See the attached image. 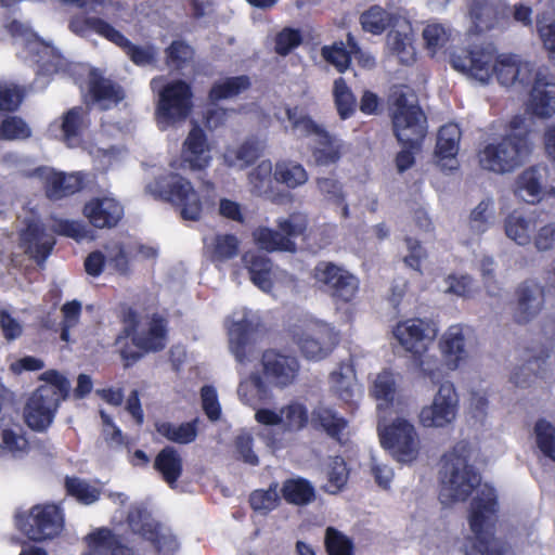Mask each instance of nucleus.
<instances>
[{"mask_svg": "<svg viewBox=\"0 0 555 555\" xmlns=\"http://www.w3.org/2000/svg\"><path fill=\"white\" fill-rule=\"evenodd\" d=\"M193 91L185 80L168 82L159 92L156 116L159 122L172 125L185 120L192 112Z\"/></svg>", "mask_w": 555, "mask_h": 555, "instance_id": "obj_13", "label": "nucleus"}, {"mask_svg": "<svg viewBox=\"0 0 555 555\" xmlns=\"http://www.w3.org/2000/svg\"><path fill=\"white\" fill-rule=\"evenodd\" d=\"M467 446L456 443L453 449L442 456L440 469L439 500L444 505L457 501H466L480 483V476L468 464Z\"/></svg>", "mask_w": 555, "mask_h": 555, "instance_id": "obj_5", "label": "nucleus"}, {"mask_svg": "<svg viewBox=\"0 0 555 555\" xmlns=\"http://www.w3.org/2000/svg\"><path fill=\"white\" fill-rule=\"evenodd\" d=\"M88 93L94 103L119 104L125 99V92L120 85L105 78L96 68H92L88 75Z\"/></svg>", "mask_w": 555, "mask_h": 555, "instance_id": "obj_23", "label": "nucleus"}, {"mask_svg": "<svg viewBox=\"0 0 555 555\" xmlns=\"http://www.w3.org/2000/svg\"><path fill=\"white\" fill-rule=\"evenodd\" d=\"M345 366L340 365L339 370L334 371L331 373L330 379H331V388L334 395L345 403H352L354 398V386H356V378L354 374H345L344 371Z\"/></svg>", "mask_w": 555, "mask_h": 555, "instance_id": "obj_58", "label": "nucleus"}, {"mask_svg": "<svg viewBox=\"0 0 555 555\" xmlns=\"http://www.w3.org/2000/svg\"><path fill=\"white\" fill-rule=\"evenodd\" d=\"M535 222L534 217H526L517 211H513L505 218V234L518 245L526 246L532 240L531 234L535 229Z\"/></svg>", "mask_w": 555, "mask_h": 555, "instance_id": "obj_38", "label": "nucleus"}, {"mask_svg": "<svg viewBox=\"0 0 555 555\" xmlns=\"http://www.w3.org/2000/svg\"><path fill=\"white\" fill-rule=\"evenodd\" d=\"M195 51L191 44L182 39L173 40L165 49V62L169 68L182 70L194 59Z\"/></svg>", "mask_w": 555, "mask_h": 555, "instance_id": "obj_52", "label": "nucleus"}, {"mask_svg": "<svg viewBox=\"0 0 555 555\" xmlns=\"http://www.w3.org/2000/svg\"><path fill=\"white\" fill-rule=\"evenodd\" d=\"M285 113L292 128L300 130L302 135H326V130L322 126L318 125L299 106L287 107Z\"/></svg>", "mask_w": 555, "mask_h": 555, "instance_id": "obj_55", "label": "nucleus"}, {"mask_svg": "<svg viewBox=\"0 0 555 555\" xmlns=\"http://www.w3.org/2000/svg\"><path fill=\"white\" fill-rule=\"evenodd\" d=\"M406 30L391 29L387 35V43L393 54L402 64H411L416 59V52L412 44L413 34L409 25Z\"/></svg>", "mask_w": 555, "mask_h": 555, "instance_id": "obj_43", "label": "nucleus"}, {"mask_svg": "<svg viewBox=\"0 0 555 555\" xmlns=\"http://www.w3.org/2000/svg\"><path fill=\"white\" fill-rule=\"evenodd\" d=\"M91 125L90 112L83 106H74L61 116L60 129L65 144L76 147L82 142L85 132Z\"/></svg>", "mask_w": 555, "mask_h": 555, "instance_id": "obj_21", "label": "nucleus"}, {"mask_svg": "<svg viewBox=\"0 0 555 555\" xmlns=\"http://www.w3.org/2000/svg\"><path fill=\"white\" fill-rule=\"evenodd\" d=\"M260 365V372L251 373L237 387L241 401L254 409L272 398L271 388L285 389L293 385L300 371L297 358L275 349L262 352Z\"/></svg>", "mask_w": 555, "mask_h": 555, "instance_id": "obj_1", "label": "nucleus"}, {"mask_svg": "<svg viewBox=\"0 0 555 555\" xmlns=\"http://www.w3.org/2000/svg\"><path fill=\"white\" fill-rule=\"evenodd\" d=\"M54 245L55 238L47 234L44 228L38 223L30 222L21 232L20 246L39 267L46 263Z\"/></svg>", "mask_w": 555, "mask_h": 555, "instance_id": "obj_19", "label": "nucleus"}, {"mask_svg": "<svg viewBox=\"0 0 555 555\" xmlns=\"http://www.w3.org/2000/svg\"><path fill=\"white\" fill-rule=\"evenodd\" d=\"M264 144L257 137H249L236 149L228 150L225 159L230 165L238 164L242 168L253 165L262 154Z\"/></svg>", "mask_w": 555, "mask_h": 555, "instance_id": "obj_41", "label": "nucleus"}, {"mask_svg": "<svg viewBox=\"0 0 555 555\" xmlns=\"http://www.w3.org/2000/svg\"><path fill=\"white\" fill-rule=\"evenodd\" d=\"M468 13L477 33L494 27L498 10L490 0H468Z\"/></svg>", "mask_w": 555, "mask_h": 555, "instance_id": "obj_44", "label": "nucleus"}, {"mask_svg": "<svg viewBox=\"0 0 555 555\" xmlns=\"http://www.w3.org/2000/svg\"><path fill=\"white\" fill-rule=\"evenodd\" d=\"M308 228L306 215L295 211L276 220V229L259 227L253 232L256 245L266 251L295 253V240L305 234Z\"/></svg>", "mask_w": 555, "mask_h": 555, "instance_id": "obj_10", "label": "nucleus"}, {"mask_svg": "<svg viewBox=\"0 0 555 555\" xmlns=\"http://www.w3.org/2000/svg\"><path fill=\"white\" fill-rule=\"evenodd\" d=\"M44 384L38 386L24 406V420L34 431L44 433L52 425L61 403L67 399L69 380L57 370H47L39 375Z\"/></svg>", "mask_w": 555, "mask_h": 555, "instance_id": "obj_4", "label": "nucleus"}, {"mask_svg": "<svg viewBox=\"0 0 555 555\" xmlns=\"http://www.w3.org/2000/svg\"><path fill=\"white\" fill-rule=\"evenodd\" d=\"M30 135V128L20 116H7L0 124V140H26Z\"/></svg>", "mask_w": 555, "mask_h": 555, "instance_id": "obj_61", "label": "nucleus"}, {"mask_svg": "<svg viewBox=\"0 0 555 555\" xmlns=\"http://www.w3.org/2000/svg\"><path fill=\"white\" fill-rule=\"evenodd\" d=\"M184 153L188 154V160L191 168L204 169L210 162L207 137L199 126H194L184 141Z\"/></svg>", "mask_w": 555, "mask_h": 555, "instance_id": "obj_32", "label": "nucleus"}, {"mask_svg": "<svg viewBox=\"0 0 555 555\" xmlns=\"http://www.w3.org/2000/svg\"><path fill=\"white\" fill-rule=\"evenodd\" d=\"M392 335L402 349L411 354L422 378L436 385L443 378L442 364L428 349L438 335L435 322L428 319L410 318L392 327Z\"/></svg>", "mask_w": 555, "mask_h": 555, "instance_id": "obj_3", "label": "nucleus"}, {"mask_svg": "<svg viewBox=\"0 0 555 555\" xmlns=\"http://www.w3.org/2000/svg\"><path fill=\"white\" fill-rule=\"evenodd\" d=\"M349 473L344 457H333L327 473V491L332 494L340 492L348 482Z\"/></svg>", "mask_w": 555, "mask_h": 555, "instance_id": "obj_62", "label": "nucleus"}, {"mask_svg": "<svg viewBox=\"0 0 555 555\" xmlns=\"http://www.w3.org/2000/svg\"><path fill=\"white\" fill-rule=\"evenodd\" d=\"M372 395L377 400H383L387 405L392 404L396 395V380L390 371H383L377 375Z\"/></svg>", "mask_w": 555, "mask_h": 555, "instance_id": "obj_63", "label": "nucleus"}, {"mask_svg": "<svg viewBox=\"0 0 555 555\" xmlns=\"http://www.w3.org/2000/svg\"><path fill=\"white\" fill-rule=\"evenodd\" d=\"M333 98L341 120L350 118L356 113L357 100L345 78L338 77L334 80Z\"/></svg>", "mask_w": 555, "mask_h": 555, "instance_id": "obj_50", "label": "nucleus"}, {"mask_svg": "<svg viewBox=\"0 0 555 555\" xmlns=\"http://www.w3.org/2000/svg\"><path fill=\"white\" fill-rule=\"evenodd\" d=\"M310 422L315 430L325 433L330 438L343 442V434L348 427V421L335 409L319 404L313 408Z\"/></svg>", "mask_w": 555, "mask_h": 555, "instance_id": "obj_22", "label": "nucleus"}, {"mask_svg": "<svg viewBox=\"0 0 555 555\" xmlns=\"http://www.w3.org/2000/svg\"><path fill=\"white\" fill-rule=\"evenodd\" d=\"M281 496L288 504L306 506L315 500V488L304 477L287 478L282 483Z\"/></svg>", "mask_w": 555, "mask_h": 555, "instance_id": "obj_34", "label": "nucleus"}, {"mask_svg": "<svg viewBox=\"0 0 555 555\" xmlns=\"http://www.w3.org/2000/svg\"><path fill=\"white\" fill-rule=\"evenodd\" d=\"M439 346L449 370H456L466 358L465 337L460 325L450 326L442 335Z\"/></svg>", "mask_w": 555, "mask_h": 555, "instance_id": "obj_27", "label": "nucleus"}, {"mask_svg": "<svg viewBox=\"0 0 555 555\" xmlns=\"http://www.w3.org/2000/svg\"><path fill=\"white\" fill-rule=\"evenodd\" d=\"M204 244L208 260L215 264L234 259L240 251V241L234 234L218 233L210 242L205 240Z\"/></svg>", "mask_w": 555, "mask_h": 555, "instance_id": "obj_31", "label": "nucleus"}, {"mask_svg": "<svg viewBox=\"0 0 555 555\" xmlns=\"http://www.w3.org/2000/svg\"><path fill=\"white\" fill-rule=\"evenodd\" d=\"M151 193L158 199L178 208L183 220L198 221L203 212V203L186 178L179 173L159 177L149 185Z\"/></svg>", "mask_w": 555, "mask_h": 555, "instance_id": "obj_8", "label": "nucleus"}, {"mask_svg": "<svg viewBox=\"0 0 555 555\" xmlns=\"http://www.w3.org/2000/svg\"><path fill=\"white\" fill-rule=\"evenodd\" d=\"M359 21L365 33L378 36L384 34L388 28L395 27L398 17L380 5L375 4L362 12Z\"/></svg>", "mask_w": 555, "mask_h": 555, "instance_id": "obj_36", "label": "nucleus"}, {"mask_svg": "<svg viewBox=\"0 0 555 555\" xmlns=\"http://www.w3.org/2000/svg\"><path fill=\"white\" fill-rule=\"evenodd\" d=\"M16 525L34 542L51 540L63 529L60 509L55 505H35L28 514L16 515Z\"/></svg>", "mask_w": 555, "mask_h": 555, "instance_id": "obj_14", "label": "nucleus"}, {"mask_svg": "<svg viewBox=\"0 0 555 555\" xmlns=\"http://www.w3.org/2000/svg\"><path fill=\"white\" fill-rule=\"evenodd\" d=\"M322 57L333 65L340 74L345 73L352 60L351 52L347 50L344 41H335L331 46H324L321 49Z\"/></svg>", "mask_w": 555, "mask_h": 555, "instance_id": "obj_60", "label": "nucleus"}, {"mask_svg": "<svg viewBox=\"0 0 555 555\" xmlns=\"http://www.w3.org/2000/svg\"><path fill=\"white\" fill-rule=\"evenodd\" d=\"M516 295L514 321L518 324H527L542 310L545 288L533 281H525L517 287Z\"/></svg>", "mask_w": 555, "mask_h": 555, "instance_id": "obj_18", "label": "nucleus"}, {"mask_svg": "<svg viewBox=\"0 0 555 555\" xmlns=\"http://www.w3.org/2000/svg\"><path fill=\"white\" fill-rule=\"evenodd\" d=\"M246 261V268L248 270L250 281L261 291L270 293L273 288V281L271 278L272 273V261L261 255L246 254L244 256Z\"/></svg>", "mask_w": 555, "mask_h": 555, "instance_id": "obj_39", "label": "nucleus"}, {"mask_svg": "<svg viewBox=\"0 0 555 555\" xmlns=\"http://www.w3.org/2000/svg\"><path fill=\"white\" fill-rule=\"evenodd\" d=\"M308 179V171L296 160L282 158L274 164L273 180L287 189L295 190L302 186Z\"/></svg>", "mask_w": 555, "mask_h": 555, "instance_id": "obj_33", "label": "nucleus"}, {"mask_svg": "<svg viewBox=\"0 0 555 555\" xmlns=\"http://www.w3.org/2000/svg\"><path fill=\"white\" fill-rule=\"evenodd\" d=\"M496 48L492 43L472 44L451 54V66L476 80L488 83L495 68Z\"/></svg>", "mask_w": 555, "mask_h": 555, "instance_id": "obj_12", "label": "nucleus"}, {"mask_svg": "<svg viewBox=\"0 0 555 555\" xmlns=\"http://www.w3.org/2000/svg\"><path fill=\"white\" fill-rule=\"evenodd\" d=\"M317 185L324 198L341 208V217L349 218V206L345 202V194L340 182L332 178H318Z\"/></svg>", "mask_w": 555, "mask_h": 555, "instance_id": "obj_57", "label": "nucleus"}, {"mask_svg": "<svg viewBox=\"0 0 555 555\" xmlns=\"http://www.w3.org/2000/svg\"><path fill=\"white\" fill-rule=\"evenodd\" d=\"M548 352L542 350L538 356L529 358L521 366L511 374V382L516 387H528L538 377H543Z\"/></svg>", "mask_w": 555, "mask_h": 555, "instance_id": "obj_40", "label": "nucleus"}, {"mask_svg": "<svg viewBox=\"0 0 555 555\" xmlns=\"http://www.w3.org/2000/svg\"><path fill=\"white\" fill-rule=\"evenodd\" d=\"M327 332L315 331L313 333L302 332L295 335V343L302 356L309 360H321L332 350V347L325 343Z\"/></svg>", "mask_w": 555, "mask_h": 555, "instance_id": "obj_37", "label": "nucleus"}, {"mask_svg": "<svg viewBox=\"0 0 555 555\" xmlns=\"http://www.w3.org/2000/svg\"><path fill=\"white\" fill-rule=\"evenodd\" d=\"M498 513V495L493 487L485 485L470 502L469 527L475 535L473 551L477 555H504V545L492 546Z\"/></svg>", "mask_w": 555, "mask_h": 555, "instance_id": "obj_6", "label": "nucleus"}, {"mask_svg": "<svg viewBox=\"0 0 555 555\" xmlns=\"http://www.w3.org/2000/svg\"><path fill=\"white\" fill-rule=\"evenodd\" d=\"M462 130L457 124L449 122L440 127L437 134L435 154L439 159L454 158L460 150Z\"/></svg>", "mask_w": 555, "mask_h": 555, "instance_id": "obj_42", "label": "nucleus"}, {"mask_svg": "<svg viewBox=\"0 0 555 555\" xmlns=\"http://www.w3.org/2000/svg\"><path fill=\"white\" fill-rule=\"evenodd\" d=\"M68 28L78 36L93 31L108 40L115 27L101 17L76 15L69 20Z\"/></svg>", "mask_w": 555, "mask_h": 555, "instance_id": "obj_48", "label": "nucleus"}, {"mask_svg": "<svg viewBox=\"0 0 555 555\" xmlns=\"http://www.w3.org/2000/svg\"><path fill=\"white\" fill-rule=\"evenodd\" d=\"M515 193L525 202L535 204L542 198V186L533 168L526 169L517 179Z\"/></svg>", "mask_w": 555, "mask_h": 555, "instance_id": "obj_53", "label": "nucleus"}, {"mask_svg": "<svg viewBox=\"0 0 555 555\" xmlns=\"http://www.w3.org/2000/svg\"><path fill=\"white\" fill-rule=\"evenodd\" d=\"M380 444L400 463H411L418 454V437L414 426L397 418L384 428L378 427Z\"/></svg>", "mask_w": 555, "mask_h": 555, "instance_id": "obj_15", "label": "nucleus"}, {"mask_svg": "<svg viewBox=\"0 0 555 555\" xmlns=\"http://www.w3.org/2000/svg\"><path fill=\"white\" fill-rule=\"evenodd\" d=\"M535 442L542 454L555 462V427L544 418L534 425Z\"/></svg>", "mask_w": 555, "mask_h": 555, "instance_id": "obj_59", "label": "nucleus"}, {"mask_svg": "<svg viewBox=\"0 0 555 555\" xmlns=\"http://www.w3.org/2000/svg\"><path fill=\"white\" fill-rule=\"evenodd\" d=\"M274 50L279 55L286 56L302 42V36L299 29L285 27L279 31L274 39Z\"/></svg>", "mask_w": 555, "mask_h": 555, "instance_id": "obj_64", "label": "nucleus"}, {"mask_svg": "<svg viewBox=\"0 0 555 555\" xmlns=\"http://www.w3.org/2000/svg\"><path fill=\"white\" fill-rule=\"evenodd\" d=\"M519 75V61L514 54H495L493 77L503 86H512Z\"/></svg>", "mask_w": 555, "mask_h": 555, "instance_id": "obj_56", "label": "nucleus"}, {"mask_svg": "<svg viewBox=\"0 0 555 555\" xmlns=\"http://www.w3.org/2000/svg\"><path fill=\"white\" fill-rule=\"evenodd\" d=\"M257 325L249 319L243 318L229 327V345L235 360L245 364L253 351Z\"/></svg>", "mask_w": 555, "mask_h": 555, "instance_id": "obj_20", "label": "nucleus"}, {"mask_svg": "<svg viewBox=\"0 0 555 555\" xmlns=\"http://www.w3.org/2000/svg\"><path fill=\"white\" fill-rule=\"evenodd\" d=\"M279 483L273 481L268 489H256L250 492L248 504L250 508L261 515H268L274 511L281 503V496L278 492Z\"/></svg>", "mask_w": 555, "mask_h": 555, "instance_id": "obj_46", "label": "nucleus"}, {"mask_svg": "<svg viewBox=\"0 0 555 555\" xmlns=\"http://www.w3.org/2000/svg\"><path fill=\"white\" fill-rule=\"evenodd\" d=\"M319 146L312 150V156L318 165L328 166L341 158V142L326 131V135L318 137Z\"/></svg>", "mask_w": 555, "mask_h": 555, "instance_id": "obj_49", "label": "nucleus"}, {"mask_svg": "<svg viewBox=\"0 0 555 555\" xmlns=\"http://www.w3.org/2000/svg\"><path fill=\"white\" fill-rule=\"evenodd\" d=\"M392 131L403 147L421 149L427 134V117L417 104H410L404 92L389 98Z\"/></svg>", "mask_w": 555, "mask_h": 555, "instance_id": "obj_7", "label": "nucleus"}, {"mask_svg": "<svg viewBox=\"0 0 555 555\" xmlns=\"http://www.w3.org/2000/svg\"><path fill=\"white\" fill-rule=\"evenodd\" d=\"M440 384L433 403L424 406L420 413V422L425 427H444L451 424L456 416L459 397L455 387L450 382Z\"/></svg>", "mask_w": 555, "mask_h": 555, "instance_id": "obj_16", "label": "nucleus"}, {"mask_svg": "<svg viewBox=\"0 0 555 555\" xmlns=\"http://www.w3.org/2000/svg\"><path fill=\"white\" fill-rule=\"evenodd\" d=\"M281 426L284 431L298 433L309 424V411L305 403L293 400L281 409Z\"/></svg>", "mask_w": 555, "mask_h": 555, "instance_id": "obj_45", "label": "nucleus"}, {"mask_svg": "<svg viewBox=\"0 0 555 555\" xmlns=\"http://www.w3.org/2000/svg\"><path fill=\"white\" fill-rule=\"evenodd\" d=\"M251 87V80L247 75L231 76L215 81L208 91V100L211 103L233 99L247 91Z\"/></svg>", "mask_w": 555, "mask_h": 555, "instance_id": "obj_35", "label": "nucleus"}, {"mask_svg": "<svg viewBox=\"0 0 555 555\" xmlns=\"http://www.w3.org/2000/svg\"><path fill=\"white\" fill-rule=\"evenodd\" d=\"M83 188L80 173L52 172L46 178L44 193L50 201H60L72 196Z\"/></svg>", "mask_w": 555, "mask_h": 555, "instance_id": "obj_26", "label": "nucleus"}, {"mask_svg": "<svg viewBox=\"0 0 555 555\" xmlns=\"http://www.w3.org/2000/svg\"><path fill=\"white\" fill-rule=\"evenodd\" d=\"M117 318L124 326L116 336L114 345L126 369L135 364L145 353L165 349L168 330L167 320L163 315L154 313L147 331L143 333L138 332L139 312L128 304L118 305Z\"/></svg>", "mask_w": 555, "mask_h": 555, "instance_id": "obj_2", "label": "nucleus"}, {"mask_svg": "<svg viewBox=\"0 0 555 555\" xmlns=\"http://www.w3.org/2000/svg\"><path fill=\"white\" fill-rule=\"evenodd\" d=\"M66 494L74 498L78 503L91 505L101 496V489L91 486L87 480L79 477H66L64 481Z\"/></svg>", "mask_w": 555, "mask_h": 555, "instance_id": "obj_51", "label": "nucleus"}, {"mask_svg": "<svg viewBox=\"0 0 555 555\" xmlns=\"http://www.w3.org/2000/svg\"><path fill=\"white\" fill-rule=\"evenodd\" d=\"M82 215L94 229L111 230L124 219L125 208L112 196H94L85 203Z\"/></svg>", "mask_w": 555, "mask_h": 555, "instance_id": "obj_17", "label": "nucleus"}, {"mask_svg": "<svg viewBox=\"0 0 555 555\" xmlns=\"http://www.w3.org/2000/svg\"><path fill=\"white\" fill-rule=\"evenodd\" d=\"M108 41L120 48L137 66L153 65L157 60V50L153 44L144 47L134 44L116 28H114Z\"/></svg>", "mask_w": 555, "mask_h": 555, "instance_id": "obj_29", "label": "nucleus"}, {"mask_svg": "<svg viewBox=\"0 0 555 555\" xmlns=\"http://www.w3.org/2000/svg\"><path fill=\"white\" fill-rule=\"evenodd\" d=\"M199 418L195 417L190 422L175 424L168 421H156L154 427L156 433L164 439L177 444H190L198 436Z\"/></svg>", "mask_w": 555, "mask_h": 555, "instance_id": "obj_28", "label": "nucleus"}, {"mask_svg": "<svg viewBox=\"0 0 555 555\" xmlns=\"http://www.w3.org/2000/svg\"><path fill=\"white\" fill-rule=\"evenodd\" d=\"M274 165L269 159L260 162L248 175L251 192L258 196L270 197L273 193Z\"/></svg>", "mask_w": 555, "mask_h": 555, "instance_id": "obj_47", "label": "nucleus"}, {"mask_svg": "<svg viewBox=\"0 0 555 555\" xmlns=\"http://www.w3.org/2000/svg\"><path fill=\"white\" fill-rule=\"evenodd\" d=\"M528 109L538 118H551L555 114V83L537 76L530 91Z\"/></svg>", "mask_w": 555, "mask_h": 555, "instance_id": "obj_24", "label": "nucleus"}, {"mask_svg": "<svg viewBox=\"0 0 555 555\" xmlns=\"http://www.w3.org/2000/svg\"><path fill=\"white\" fill-rule=\"evenodd\" d=\"M154 469L173 488L183 472V460L179 451L172 446L163 448L155 456Z\"/></svg>", "mask_w": 555, "mask_h": 555, "instance_id": "obj_30", "label": "nucleus"}, {"mask_svg": "<svg viewBox=\"0 0 555 555\" xmlns=\"http://www.w3.org/2000/svg\"><path fill=\"white\" fill-rule=\"evenodd\" d=\"M324 548L327 555H354L353 540L335 527H327L324 534Z\"/></svg>", "mask_w": 555, "mask_h": 555, "instance_id": "obj_54", "label": "nucleus"}, {"mask_svg": "<svg viewBox=\"0 0 555 555\" xmlns=\"http://www.w3.org/2000/svg\"><path fill=\"white\" fill-rule=\"evenodd\" d=\"M531 151L528 131L509 133L498 143H489L479 152V164L482 169L495 173L515 170Z\"/></svg>", "mask_w": 555, "mask_h": 555, "instance_id": "obj_9", "label": "nucleus"}, {"mask_svg": "<svg viewBox=\"0 0 555 555\" xmlns=\"http://www.w3.org/2000/svg\"><path fill=\"white\" fill-rule=\"evenodd\" d=\"M312 278L335 305L350 304L359 293V279L333 261H319L313 269Z\"/></svg>", "mask_w": 555, "mask_h": 555, "instance_id": "obj_11", "label": "nucleus"}, {"mask_svg": "<svg viewBox=\"0 0 555 555\" xmlns=\"http://www.w3.org/2000/svg\"><path fill=\"white\" fill-rule=\"evenodd\" d=\"M29 451V442L23 427L5 417L0 418V452L23 457Z\"/></svg>", "mask_w": 555, "mask_h": 555, "instance_id": "obj_25", "label": "nucleus"}]
</instances>
